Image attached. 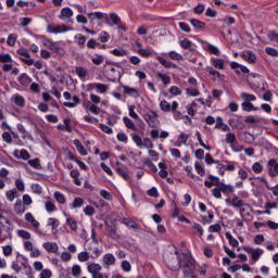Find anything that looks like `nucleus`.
Segmentation results:
<instances>
[{"label":"nucleus","mask_w":278,"mask_h":278,"mask_svg":"<svg viewBox=\"0 0 278 278\" xmlns=\"http://www.w3.org/2000/svg\"><path fill=\"white\" fill-rule=\"evenodd\" d=\"M26 207L24 206L23 202L21 200H16L15 204H14V212L15 214H25L26 212Z\"/></svg>","instance_id":"19"},{"label":"nucleus","mask_w":278,"mask_h":278,"mask_svg":"<svg viewBox=\"0 0 278 278\" xmlns=\"http://www.w3.org/2000/svg\"><path fill=\"white\" fill-rule=\"evenodd\" d=\"M2 140L7 142V144H12V132L4 131L2 134Z\"/></svg>","instance_id":"59"},{"label":"nucleus","mask_w":278,"mask_h":278,"mask_svg":"<svg viewBox=\"0 0 278 278\" xmlns=\"http://www.w3.org/2000/svg\"><path fill=\"white\" fill-rule=\"evenodd\" d=\"M256 179H258V181H262L266 186L267 190H270L273 192L274 197H278V192L275 191V188L270 187V185L268 184V180H266V178L257 177Z\"/></svg>","instance_id":"39"},{"label":"nucleus","mask_w":278,"mask_h":278,"mask_svg":"<svg viewBox=\"0 0 278 278\" xmlns=\"http://www.w3.org/2000/svg\"><path fill=\"white\" fill-rule=\"evenodd\" d=\"M213 66L218 68V71H223L225 68V61L223 59H212Z\"/></svg>","instance_id":"33"},{"label":"nucleus","mask_w":278,"mask_h":278,"mask_svg":"<svg viewBox=\"0 0 278 278\" xmlns=\"http://www.w3.org/2000/svg\"><path fill=\"white\" fill-rule=\"evenodd\" d=\"M13 156L16 157V160H29L30 155L27 150L22 149L21 151L14 150Z\"/></svg>","instance_id":"17"},{"label":"nucleus","mask_w":278,"mask_h":278,"mask_svg":"<svg viewBox=\"0 0 278 278\" xmlns=\"http://www.w3.org/2000/svg\"><path fill=\"white\" fill-rule=\"evenodd\" d=\"M243 58L245 60V62H249V64H254L255 60H257V56L255 55V53L248 51L243 54Z\"/></svg>","instance_id":"25"},{"label":"nucleus","mask_w":278,"mask_h":278,"mask_svg":"<svg viewBox=\"0 0 278 278\" xmlns=\"http://www.w3.org/2000/svg\"><path fill=\"white\" fill-rule=\"evenodd\" d=\"M73 16V10L71 8H63L59 18H71Z\"/></svg>","instance_id":"30"},{"label":"nucleus","mask_w":278,"mask_h":278,"mask_svg":"<svg viewBox=\"0 0 278 278\" xmlns=\"http://www.w3.org/2000/svg\"><path fill=\"white\" fill-rule=\"evenodd\" d=\"M232 192H236V188L231 185H225V182H217V187L212 190L215 199H223V194L229 195Z\"/></svg>","instance_id":"2"},{"label":"nucleus","mask_w":278,"mask_h":278,"mask_svg":"<svg viewBox=\"0 0 278 278\" xmlns=\"http://www.w3.org/2000/svg\"><path fill=\"white\" fill-rule=\"evenodd\" d=\"M98 40H100V42H108L110 40V34H108V31H101Z\"/></svg>","instance_id":"61"},{"label":"nucleus","mask_w":278,"mask_h":278,"mask_svg":"<svg viewBox=\"0 0 278 278\" xmlns=\"http://www.w3.org/2000/svg\"><path fill=\"white\" fill-rule=\"evenodd\" d=\"M90 253L89 252H87V251H84V252H80L79 254H78V261L79 262H88V260H90Z\"/></svg>","instance_id":"52"},{"label":"nucleus","mask_w":278,"mask_h":278,"mask_svg":"<svg viewBox=\"0 0 278 278\" xmlns=\"http://www.w3.org/2000/svg\"><path fill=\"white\" fill-rule=\"evenodd\" d=\"M16 38H17L16 34L9 35V37L7 39V45L9 47H14V45H16Z\"/></svg>","instance_id":"56"},{"label":"nucleus","mask_w":278,"mask_h":278,"mask_svg":"<svg viewBox=\"0 0 278 278\" xmlns=\"http://www.w3.org/2000/svg\"><path fill=\"white\" fill-rule=\"evenodd\" d=\"M115 173H117V175H119V177L124 178L125 181H129V179H131V173L127 168H123V167L118 166L115 168Z\"/></svg>","instance_id":"14"},{"label":"nucleus","mask_w":278,"mask_h":278,"mask_svg":"<svg viewBox=\"0 0 278 278\" xmlns=\"http://www.w3.org/2000/svg\"><path fill=\"white\" fill-rule=\"evenodd\" d=\"M179 45L182 49H190L191 51H192V47H194V43L189 39L180 40Z\"/></svg>","instance_id":"40"},{"label":"nucleus","mask_w":278,"mask_h":278,"mask_svg":"<svg viewBox=\"0 0 278 278\" xmlns=\"http://www.w3.org/2000/svg\"><path fill=\"white\" fill-rule=\"evenodd\" d=\"M75 73L80 79H85L88 75V70H86V67L78 66L75 68Z\"/></svg>","instance_id":"31"},{"label":"nucleus","mask_w":278,"mask_h":278,"mask_svg":"<svg viewBox=\"0 0 278 278\" xmlns=\"http://www.w3.org/2000/svg\"><path fill=\"white\" fill-rule=\"evenodd\" d=\"M109 88H110V86H108L105 84L97 83V85H96V90L100 94H105V92H108Z\"/></svg>","instance_id":"35"},{"label":"nucleus","mask_w":278,"mask_h":278,"mask_svg":"<svg viewBox=\"0 0 278 278\" xmlns=\"http://www.w3.org/2000/svg\"><path fill=\"white\" fill-rule=\"evenodd\" d=\"M43 249H46V251H48V253H58V243L53 242H46L43 243Z\"/></svg>","instance_id":"20"},{"label":"nucleus","mask_w":278,"mask_h":278,"mask_svg":"<svg viewBox=\"0 0 278 278\" xmlns=\"http://www.w3.org/2000/svg\"><path fill=\"white\" fill-rule=\"evenodd\" d=\"M160 108H161L162 112H170V103H168V101H166V100H162L160 102Z\"/></svg>","instance_id":"54"},{"label":"nucleus","mask_w":278,"mask_h":278,"mask_svg":"<svg viewBox=\"0 0 278 278\" xmlns=\"http://www.w3.org/2000/svg\"><path fill=\"white\" fill-rule=\"evenodd\" d=\"M54 199L61 205H64L66 203V197H64V193L60 191L54 192Z\"/></svg>","instance_id":"34"},{"label":"nucleus","mask_w":278,"mask_h":278,"mask_svg":"<svg viewBox=\"0 0 278 278\" xmlns=\"http://www.w3.org/2000/svg\"><path fill=\"white\" fill-rule=\"evenodd\" d=\"M156 60H157V62H160V64L162 66H164V68H179V66H177V64L164 59V56H157Z\"/></svg>","instance_id":"16"},{"label":"nucleus","mask_w":278,"mask_h":278,"mask_svg":"<svg viewBox=\"0 0 278 278\" xmlns=\"http://www.w3.org/2000/svg\"><path fill=\"white\" fill-rule=\"evenodd\" d=\"M265 53H267V55H271V58H278V50L275 48L267 47L265 49Z\"/></svg>","instance_id":"60"},{"label":"nucleus","mask_w":278,"mask_h":278,"mask_svg":"<svg viewBox=\"0 0 278 278\" xmlns=\"http://www.w3.org/2000/svg\"><path fill=\"white\" fill-rule=\"evenodd\" d=\"M15 105H17L18 108H25V98H23V96L20 94H15L12 97Z\"/></svg>","instance_id":"24"},{"label":"nucleus","mask_w":278,"mask_h":278,"mask_svg":"<svg viewBox=\"0 0 278 278\" xmlns=\"http://www.w3.org/2000/svg\"><path fill=\"white\" fill-rule=\"evenodd\" d=\"M267 38L270 40V42H276L278 45V34L275 30H269L267 33Z\"/></svg>","instance_id":"48"},{"label":"nucleus","mask_w":278,"mask_h":278,"mask_svg":"<svg viewBox=\"0 0 278 278\" xmlns=\"http://www.w3.org/2000/svg\"><path fill=\"white\" fill-rule=\"evenodd\" d=\"M131 138H132V142H135V144H137V147L142 148V138L140 137V135L132 134Z\"/></svg>","instance_id":"55"},{"label":"nucleus","mask_w":278,"mask_h":278,"mask_svg":"<svg viewBox=\"0 0 278 278\" xmlns=\"http://www.w3.org/2000/svg\"><path fill=\"white\" fill-rule=\"evenodd\" d=\"M99 45H101V43H99L97 41V39H94V38L89 39L88 42H87L88 49H96V48L99 47Z\"/></svg>","instance_id":"64"},{"label":"nucleus","mask_w":278,"mask_h":278,"mask_svg":"<svg viewBox=\"0 0 278 278\" xmlns=\"http://www.w3.org/2000/svg\"><path fill=\"white\" fill-rule=\"evenodd\" d=\"M5 197L8 201L12 202L15 197H18V191H16V189L9 190L7 191Z\"/></svg>","instance_id":"45"},{"label":"nucleus","mask_w":278,"mask_h":278,"mask_svg":"<svg viewBox=\"0 0 278 278\" xmlns=\"http://www.w3.org/2000/svg\"><path fill=\"white\" fill-rule=\"evenodd\" d=\"M17 236L22 238L23 240H30L31 239V233L27 230H18Z\"/></svg>","instance_id":"51"},{"label":"nucleus","mask_w":278,"mask_h":278,"mask_svg":"<svg viewBox=\"0 0 278 278\" xmlns=\"http://www.w3.org/2000/svg\"><path fill=\"white\" fill-rule=\"evenodd\" d=\"M74 146L76 147L80 155H88V152L86 151V149L84 148V144H81V141H79V139L74 140Z\"/></svg>","instance_id":"22"},{"label":"nucleus","mask_w":278,"mask_h":278,"mask_svg":"<svg viewBox=\"0 0 278 278\" xmlns=\"http://www.w3.org/2000/svg\"><path fill=\"white\" fill-rule=\"evenodd\" d=\"M91 62L96 66H101V64H103V62H105V56H103L102 54H96V58H92Z\"/></svg>","instance_id":"38"},{"label":"nucleus","mask_w":278,"mask_h":278,"mask_svg":"<svg viewBox=\"0 0 278 278\" xmlns=\"http://www.w3.org/2000/svg\"><path fill=\"white\" fill-rule=\"evenodd\" d=\"M190 23H191L192 27H194V29H205L204 22H201L197 18H192V20H190Z\"/></svg>","instance_id":"29"},{"label":"nucleus","mask_w":278,"mask_h":278,"mask_svg":"<svg viewBox=\"0 0 278 278\" xmlns=\"http://www.w3.org/2000/svg\"><path fill=\"white\" fill-rule=\"evenodd\" d=\"M156 77H159V79L162 80V83L164 84V86H168V84H170V76L163 74V73H156Z\"/></svg>","instance_id":"42"},{"label":"nucleus","mask_w":278,"mask_h":278,"mask_svg":"<svg viewBox=\"0 0 278 278\" xmlns=\"http://www.w3.org/2000/svg\"><path fill=\"white\" fill-rule=\"evenodd\" d=\"M29 166L33 168H36L37 170H40L42 168V165L40 164V159H33L28 161Z\"/></svg>","instance_id":"44"},{"label":"nucleus","mask_w":278,"mask_h":278,"mask_svg":"<svg viewBox=\"0 0 278 278\" xmlns=\"http://www.w3.org/2000/svg\"><path fill=\"white\" fill-rule=\"evenodd\" d=\"M111 53L116 58H125V55H129V51L125 49H114L111 51Z\"/></svg>","instance_id":"28"},{"label":"nucleus","mask_w":278,"mask_h":278,"mask_svg":"<svg viewBox=\"0 0 278 278\" xmlns=\"http://www.w3.org/2000/svg\"><path fill=\"white\" fill-rule=\"evenodd\" d=\"M124 124L126 125L127 129H131L132 131H136V124L131 118L125 116L123 117Z\"/></svg>","instance_id":"36"},{"label":"nucleus","mask_w":278,"mask_h":278,"mask_svg":"<svg viewBox=\"0 0 278 278\" xmlns=\"http://www.w3.org/2000/svg\"><path fill=\"white\" fill-rule=\"evenodd\" d=\"M102 263L104 268H110V266H114V264H116V256L112 253H106L102 257Z\"/></svg>","instance_id":"8"},{"label":"nucleus","mask_w":278,"mask_h":278,"mask_svg":"<svg viewBox=\"0 0 278 278\" xmlns=\"http://www.w3.org/2000/svg\"><path fill=\"white\" fill-rule=\"evenodd\" d=\"M123 90L124 94H128V97H132V99H138L140 97V91L136 88L123 85Z\"/></svg>","instance_id":"13"},{"label":"nucleus","mask_w":278,"mask_h":278,"mask_svg":"<svg viewBox=\"0 0 278 278\" xmlns=\"http://www.w3.org/2000/svg\"><path fill=\"white\" fill-rule=\"evenodd\" d=\"M70 177L74 179L75 186H81V179L79 178L81 177V173H79L78 169H72L70 173Z\"/></svg>","instance_id":"18"},{"label":"nucleus","mask_w":278,"mask_h":278,"mask_svg":"<svg viewBox=\"0 0 278 278\" xmlns=\"http://www.w3.org/2000/svg\"><path fill=\"white\" fill-rule=\"evenodd\" d=\"M194 168H195L198 175H200V177H205V167H203V165H201V163L195 162Z\"/></svg>","instance_id":"47"},{"label":"nucleus","mask_w":278,"mask_h":278,"mask_svg":"<svg viewBox=\"0 0 278 278\" xmlns=\"http://www.w3.org/2000/svg\"><path fill=\"white\" fill-rule=\"evenodd\" d=\"M0 62L2 64H8V62H12V55H10V53L0 54Z\"/></svg>","instance_id":"62"},{"label":"nucleus","mask_w":278,"mask_h":278,"mask_svg":"<svg viewBox=\"0 0 278 278\" xmlns=\"http://www.w3.org/2000/svg\"><path fill=\"white\" fill-rule=\"evenodd\" d=\"M104 16L105 13L102 12L88 13V18H90V21H94V18H98V21H103Z\"/></svg>","instance_id":"37"},{"label":"nucleus","mask_w":278,"mask_h":278,"mask_svg":"<svg viewBox=\"0 0 278 278\" xmlns=\"http://www.w3.org/2000/svg\"><path fill=\"white\" fill-rule=\"evenodd\" d=\"M241 99H243L244 103H251V101H257V98L255 94L242 92L241 93Z\"/></svg>","instance_id":"27"},{"label":"nucleus","mask_w":278,"mask_h":278,"mask_svg":"<svg viewBox=\"0 0 278 278\" xmlns=\"http://www.w3.org/2000/svg\"><path fill=\"white\" fill-rule=\"evenodd\" d=\"M43 46L53 51L54 53H62V46L60 42L51 41V39H46Z\"/></svg>","instance_id":"7"},{"label":"nucleus","mask_w":278,"mask_h":278,"mask_svg":"<svg viewBox=\"0 0 278 278\" xmlns=\"http://www.w3.org/2000/svg\"><path fill=\"white\" fill-rule=\"evenodd\" d=\"M143 118L149 127H151L152 129H156V127H160L159 115L155 111L151 110L150 113L143 114Z\"/></svg>","instance_id":"4"},{"label":"nucleus","mask_w":278,"mask_h":278,"mask_svg":"<svg viewBox=\"0 0 278 278\" xmlns=\"http://www.w3.org/2000/svg\"><path fill=\"white\" fill-rule=\"evenodd\" d=\"M17 81L18 84H21V86L27 88L31 84V77H29V75H27L26 73H23L17 77Z\"/></svg>","instance_id":"15"},{"label":"nucleus","mask_w":278,"mask_h":278,"mask_svg":"<svg viewBox=\"0 0 278 278\" xmlns=\"http://www.w3.org/2000/svg\"><path fill=\"white\" fill-rule=\"evenodd\" d=\"M45 207H46L47 212H49V213L55 212L58 210V207H55V204L51 201H46Z\"/></svg>","instance_id":"57"},{"label":"nucleus","mask_w":278,"mask_h":278,"mask_svg":"<svg viewBox=\"0 0 278 278\" xmlns=\"http://www.w3.org/2000/svg\"><path fill=\"white\" fill-rule=\"evenodd\" d=\"M16 53L17 55L22 56L21 60L24 62V64H27V66H34V59H31V55L27 49L21 48L16 51Z\"/></svg>","instance_id":"5"},{"label":"nucleus","mask_w":278,"mask_h":278,"mask_svg":"<svg viewBox=\"0 0 278 278\" xmlns=\"http://www.w3.org/2000/svg\"><path fill=\"white\" fill-rule=\"evenodd\" d=\"M231 205H232V207H242V206H244V201L240 200V198H238V195H233L232 200H231Z\"/></svg>","instance_id":"41"},{"label":"nucleus","mask_w":278,"mask_h":278,"mask_svg":"<svg viewBox=\"0 0 278 278\" xmlns=\"http://www.w3.org/2000/svg\"><path fill=\"white\" fill-rule=\"evenodd\" d=\"M104 75H105L108 81H112L113 84H115L116 79H121V77H123L121 72H118L114 67L105 70Z\"/></svg>","instance_id":"6"},{"label":"nucleus","mask_w":278,"mask_h":278,"mask_svg":"<svg viewBox=\"0 0 278 278\" xmlns=\"http://www.w3.org/2000/svg\"><path fill=\"white\" fill-rule=\"evenodd\" d=\"M87 270H88V273H90L92 278H94L98 276V274L101 273V270H103V267L99 263H90L87 266Z\"/></svg>","instance_id":"10"},{"label":"nucleus","mask_w":278,"mask_h":278,"mask_svg":"<svg viewBox=\"0 0 278 278\" xmlns=\"http://www.w3.org/2000/svg\"><path fill=\"white\" fill-rule=\"evenodd\" d=\"M122 223L129 229H138V224L135 220H131L130 218H124Z\"/></svg>","instance_id":"26"},{"label":"nucleus","mask_w":278,"mask_h":278,"mask_svg":"<svg viewBox=\"0 0 278 278\" xmlns=\"http://www.w3.org/2000/svg\"><path fill=\"white\" fill-rule=\"evenodd\" d=\"M206 51L213 55H220V50L214 45H207Z\"/></svg>","instance_id":"50"},{"label":"nucleus","mask_w":278,"mask_h":278,"mask_svg":"<svg viewBox=\"0 0 278 278\" xmlns=\"http://www.w3.org/2000/svg\"><path fill=\"white\" fill-rule=\"evenodd\" d=\"M163 260L169 270L176 271L181 268V254L177 250L175 252H166Z\"/></svg>","instance_id":"1"},{"label":"nucleus","mask_w":278,"mask_h":278,"mask_svg":"<svg viewBox=\"0 0 278 278\" xmlns=\"http://www.w3.org/2000/svg\"><path fill=\"white\" fill-rule=\"evenodd\" d=\"M228 125H230L232 129H238V131H242V129L247 127V125H244V122L239 118H230L228 121Z\"/></svg>","instance_id":"12"},{"label":"nucleus","mask_w":278,"mask_h":278,"mask_svg":"<svg viewBox=\"0 0 278 278\" xmlns=\"http://www.w3.org/2000/svg\"><path fill=\"white\" fill-rule=\"evenodd\" d=\"M73 102H64L63 105L65 108H77L81 103V100L77 96H73Z\"/></svg>","instance_id":"23"},{"label":"nucleus","mask_w":278,"mask_h":278,"mask_svg":"<svg viewBox=\"0 0 278 278\" xmlns=\"http://www.w3.org/2000/svg\"><path fill=\"white\" fill-rule=\"evenodd\" d=\"M236 140H237L236 134L228 132L226 135V144H231V147H233V143L236 142Z\"/></svg>","instance_id":"49"},{"label":"nucleus","mask_w":278,"mask_h":278,"mask_svg":"<svg viewBox=\"0 0 278 278\" xmlns=\"http://www.w3.org/2000/svg\"><path fill=\"white\" fill-rule=\"evenodd\" d=\"M252 170L256 174L260 175V173H262V170H264V166L262 164H260L258 162L254 163L252 165Z\"/></svg>","instance_id":"58"},{"label":"nucleus","mask_w":278,"mask_h":278,"mask_svg":"<svg viewBox=\"0 0 278 278\" xmlns=\"http://www.w3.org/2000/svg\"><path fill=\"white\" fill-rule=\"evenodd\" d=\"M66 223L72 231H77V220L75 218L67 217Z\"/></svg>","instance_id":"46"},{"label":"nucleus","mask_w":278,"mask_h":278,"mask_svg":"<svg viewBox=\"0 0 278 278\" xmlns=\"http://www.w3.org/2000/svg\"><path fill=\"white\" fill-rule=\"evenodd\" d=\"M268 175L269 177H277L278 175V163L277 160L271 159L268 161Z\"/></svg>","instance_id":"11"},{"label":"nucleus","mask_w":278,"mask_h":278,"mask_svg":"<svg viewBox=\"0 0 278 278\" xmlns=\"http://www.w3.org/2000/svg\"><path fill=\"white\" fill-rule=\"evenodd\" d=\"M182 268V273L185 277H190V275H194V270H197V266L194 265V261L190 258L188 255H184V258L180 262Z\"/></svg>","instance_id":"3"},{"label":"nucleus","mask_w":278,"mask_h":278,"mask_svg":"<svg viewBox=\"0 0 278 278\" xmlns=\"http://www.w3.org/2000/svg\"><path fill=\"white\" fill-rule=\"evenodd\" d=\"M84 205V200L81 198H75L73 203L70 204L71 210H77Z\"/></svg>","instance_id":"32"},{"label":"nucleus","mask_w":278,"mask_h":278,"mask_svg":"<svg viewBox=\"0 0 278 278\" xmlns=\"http://www.w3.org/2000/svg\"><path fill=\"white\" fill-rule=\"evenodd\" d=\"M170 60H176V62H181V60H184V55H181L180 53H177L175 51H170L168 53Z\"/></svg>","instance_id":"53"},{"label":"nucleus","mask_w":278,"mask_h":278,"mask_svg":"<svg viewBox=\"0 0 278 278\" xmlns=\"http://www.w3.org/2000/svg\"><path fill=\"white\" fill-rule=\"evenodd\" d=\"M241 108L243 112H257L258 108L254 106L251 102H242Z\"/></svg>","instance_id":"21"},{"label":"nucleus","mask_w":278,"mask_h":278,"mask_svg":"<svg viewBox=\"0 0 278 278\" xmlns=\"http://www.w3.org/2000/svg\"><path fill=\"white\" fill-rule=\"evenodd\" d=\"M194 14H203L205 12V4L199 3L197 7L193 9Z\"/></svg>","instance_id":"63"},{"label":"nucleus","mask_w":278,"mask_h":278,"mask_svg":"<svg viewBox=\"0 0 278 278\" xmlns=\"http://www.w3.org/2000/svg\"><path fill=\"white\" fill-rule=\"evenodd\" d=\"M47 31H49V34H64L65 31H68V27H66V25H48L47 27Z\"/></svg>","instance_id":"9"},{"label":"nucleus","mask_w":278,"mask_h":278,"mask_svg":"<svg viewBox=\"0 0 278 278\" xmlns=\"http://www.w3.org/2000/svg\"><path fill=\"white\" fill-rule=\"evenodd\" d=\"M206 71H207L208 75H211L212 77H217L218 79H223V77H225V75H223L218 71L214 70V67H206Z\"/></svg>","instance_id":"43"}]
</instances>
